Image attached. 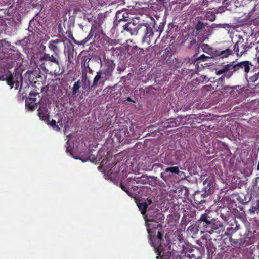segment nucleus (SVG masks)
I'll return each mask as SVG.
<instances>
[{
	"label": "nucleus",
	"mask_w": 259,
	"mask_h": 259,
	"mask_svg": "<svg viewBox=\"0 0 259 259\" xmlns=\"http://www.w3.org/2000/svg\"><path fill=\"white\" fill-rule=\"evenodd\" d=\"M154 177H148L142 175L140 177H130L125 182L120 183L121 188L127 194H144V191L148 188L145 186H142L141 184H149L153 185L152 183H155Z\"/></svg>",
	"instance_id": "nucleus-1"
},
{
	"label": "nucleus",
	"mask_w": 259,
	"mask_h": 259,
	"mask_svg": "<svg viewBox=\"0 0 259 259\" xmlns=\"http://www.w3.org/2000/svg\"><path fill=\"white\" fill-rule=\"evenodd\" d=\"M146 227L151 246L158 250L163 240V233L160 231L162 225L157 221L148 219L146 221Z\"/></svg>",
	"instance_id": "nucleus-2"
},
{
	"label": "nucleus",
	"mask_w": 259,
	"mask_h": 259,
	"mask_svg": "<svg viewBox=\"0 0 259 259\" xmlns=\"http://www.w3.org/2000/svg\"><path fill=\"white\" fill-rule=\"evenodd\" d=\"M124 29L129 32L131 35L144 34L142 42L150 44V37H153L154 32L148 23H141L136 25L134 22H130L123 26Z\"/></svg>",
	"instance_id": "nucleus-3"
},
{
	"label": "nucleus",
	"mask_w": 259,
	"mask_h": 259,
	"mask_svg": "<svg viewBox=\"0 0 259 259\" xmlns=\"http://www.w3.org/2000/svg\"><path fill=\"white\" fill-rule=\"evenodd\" d=\"M104 21V15L102 13H99L96 19L94 20L88 36L81 41H77L72 37L73 42L78 46H84L85 44L91 40L94 41L93 36L94 37V38L99 37L100 36V34L103 32L101 26L103 24ZM72 37H73L72 35Z\"/></svg>",
	"instance_id": "nucleus-4"
},
{
	"label": "nucleus",
	"mask_w": 259,
	"mask_h": 259,
	"mask_svg": "<svg viewBox=\"0 0 259 259\" xmlns=\"http://www.w3.org/2000/svg\"><path fill=\"white\" fill-rule=\"evenodd\" d=\"M39 61L41 62L40 64V68L46 73H56V70L55 69L57 66H60V62L58 58L53 55L44 53L39 58Z\"/></svg>",
	"instance_id": "nucleus-5"
},
{
	"label": "nucleus",
	"mask_w": 259,
	"mask_h": 259,
	"mask_svg": "<svg viewBox=\"0 0 259 259\" xmlns=\"http://www.w3.org/2000/svg\"><path fill=\"white\" fill-rule=\"evenodd\" d=\"M211 211L208 210H206L205 213L201 215L199 220L196 221V225L201 230V232L206 231V229L209 228L211 223L213 221L214 218H212L211 216L209 214Z\"/></svg>",
	"instance_id": "nucleus-6"
},
{
	"label": "nucleus",
	"mask_w": 259,
	"mask_h": 259,
	"mask_svg": "<svg viewBox=\"0 0 259 259\" xmlns=\"http://www.w3.org/2000/svg\"><path fill=\"white\" fill-rule=\"evenodd\" d=\"M0 79L6 80L7 84L11 87V88L14 87L15 84V89H17L19 82L22 81V77L21 75L18 73H16L15 76L10 72L8 71L6 74L2 75Z\"/></svg>",
	"instance_id": "nucleus-7"
},
{
	"label": "nucleus",
	"mask_w": 259,
	"mask_h": 259,
	"mask_svg": "<svg viewBox=\"0 0 259 259\" xmlns=\"http://www.w3.org/2000/svg\"><path fill=\"white\" fill-rule=\"evenodd\" d=\"M250 47L248 45V42L245 41L242 37L239 38L238 41L233 45V49L237 56L241 57L246 52H247Z\"/></svg>",
	"instance_id": "nucleus-8"
},
{
	"label": "nucleus",
	"mask_w": 259,
	"mask_h": 259,
	"mask_svg": "<svg viewBox=\"0 0 259 259\" xmlns=\"http://www.w3.org/2000/svg\"><path fill=\"white\" fill-rule=\"evenodd\" d=\"M147 196V195H135L134 197L135 201L142 214H144L146 213L148 205L152 203L151 198L149 197L143 198L142 196Z\"/></svg>",
	"instance_id": "nucleus-9"
},
{
	"label": "nucleus",
	"mask_w": 259,
	"mask_h": 259,
	"mask_svg": "<svg viewBox=\"0 0 259 259\" xmlns=\"http://www.w3.org/2000/svg\"><path fill=\"white\" fill-rule=\"evenodd\" d=\"M112 76L113 72L101 68L97 72V74L94 78L92 87H96L99 80H101L102 82H104L105 81L109 80Z\"/></svg>",
	"instance_id": "nucleus-10"
},
{
	"label": "nucleus",
	"mask_w": 259,
	"mask_h": 259,
	"mask_svg": "<svg viewBox=\"0 0 259 259\" xmlns=\"http://www.w3.org/2000/svg\"><path fill=\"white\" fill-rule=\"evenodd\" d=\"M224 229L222 223L217 219H213V221L211 222V225L208 229H206L207 232L209 234L220 233Z\"/></svg>",
	"instance_id": "nucleus-11"
},
{
	"label": "nucleus",
	"mask_w": 259,
	"mask_h": 259,
	"mask_svg": "<svg viewBox=\"0 0 259 259\" xmlns=\"http://www.w3.org/2000/svg\"><path fill=\"white\" fill-rule=\"evenodd\" d=\"M64 42L65 40L62 38H57L54 40L52 39L49 42L48 46L49 49L54 53V56L56 57L58 56V53L60 51L59 44L64 43Z\"/></svg>",
	"instance_id": "nucleus-12"
},
{
	"label": "nucleus",
	"mask_w": 259,
	"mask_h": 259,
	"mask_svg": "<svg viewBox=\"0 0 259 259\" xmlns=\"http://www.w3.org/2000/svg\"><path fill=\"white\" fill-rule=\"evenodd\" d=\"M158 255L160 256V259H182L179 252L175 250L167 252L159 251Z\"/></svg>",
	"instance_id": "nucleus-13"
},
{
	"label": "nucleus",
	"mask_w": 259,
	"mask_h": 259,
	"mask_svg": "<svg viewBox=\"0 0 259 259\" xmlns=\"http://www.w3.org/2000/svg\"><path fill=\"white\" fill-rule=\"evenodd\" d=\"M100 61L101 68L113 72L115 67V64L112 60L106 58V56H104L103 60Z\"/></svg>",
	"instance_id": "nucleus-14"
},
{
	"label": "nucleus",
	"mask_w": 259,
	"mask_h": 259,
	"mask_svg": "<svg viewBox=\"0 0 259 259\" xmlns=\"http://www.w3.org/2000/svg\"><path fill=\"white\" fill-rule=\"evenodd\" d=\"M38 95V93H34L31 92L29 93L30 97L26 100V106L34 110L35 108V105H36V96Z\"/></svg>",
	"instance_id": "nucleus-15"
},
{
	"label": "nucleus",
	"mask_w": 259,
	"mask_h": 259,
	"mask_svg": "<svg viewBox=\"0 0 259 259\" xmlns=\"http://www.w3.org/2000/svg\"><path fill=\"white\" fill-rule=\"evenodd\" d=\"M40 119L47 123L49 122V113L46 107L40 106L37 110Z\"/></svg>",
	"instance_id": "nucleus-16"
},
{
	"label": "nucleus",
	"mask_w": 259,
	"mask_h": 259,
	"mask_svg": "<svg viewBox=\"0 0 259 259\" xmlns=\"http://www.w3.org/2000/svg\"><path fill=\"white\" fill-rule=\"evenodd\" d=\"M27 73L28 74L29 80L31 83H36L37 81V80L38 78H41L39 69L28 71Z\"/></svg>",
	"instance_id": "nucleus-17"
},
{
	"label": "nucleus",
	"mask_w": 259,
	"mask_h": 259,
	"mask_svg": "<svg viewBox=\"0 0 259 259\" xmlns=\"http://www.w3.org/2000/svg\"><path fill=\"white\" fill-rule=\"evenodd\" d=\"M213 178L212 177H209L206 179L203 182V185L205 186L204 188L205 191L204 194H211L212 192L211 188L213 187Z\"/></svg>",
	"instance_id": "nucleus-18"
},
{
	"label": "nucleus",
	"mask_w": 259,
	"mask_h": 259,
	"mask_svg": "<svg viewBox=\"0 0 259 259\" xmlns=\"http://www.w3.org/2000/svg\"><path fill=\"white\" fill-rule=\"evenodd\" d=\"M236 64L238 71H239L240 69H243L246 75L249 72L250 69V66L252 65L251 63L248 61H244Z\"/></svg>",
	"instance_id": "nucleus-19"
},
{
	"label": "nucleus",
	"mask_w": 259,
	"mask_h": 259,
	"mask_svg": "<svg viewBox=\"0 0 259 259\" xmlns=\"http://www.w3.org/2000/svg\"><path fill=\"white\" fill-rule=\"evenodd\" d=\"M233 54V51L230 48L224 50H215L214 52V56L220 57L221 58H227Z\"/></svg>",
	"instance_id": "nucleus-20"
},
{
	"label": "nucleus",
	"mask_w": 259,
	"mask_h": 259,
	"mask_svg": "<svg viewBox=\"0 0 259 259\" xmlns=\"http://www.w3.org/2000/svg\"><path fill=\"white\" fill-rule=\"evenodd\" d=\"M226 67L227 69V74H226L227 78H230L234 72L238 71L236 64H235L234 62L226 65Z\"/></svg>",
	"instance_id": "nucleus-21"
},
{
	"label": "nucleus",
	"mask_w": 259,
	"mask_h": 259,
	"mask_svg": "<svg viewBox=\"0 0 259 259\" xmlns=\"http://www.w3.org/2000/svg\"><path fill=\"white\" fill-rule=\"evenodd\" d=\"M180 172V171L178 166L168 167L165 169L164 172L161 173V177L165 180L167 176H170L168 173L179 174Z\"/></svg>",
	"instance_id": "nucleus-22"
},
{
	"label": "nucleus",
	"mask_w": 259,
	"mask_h": 259,
	"mask_svg": "<svg viewBox=\"0 0 259 259\" xmlns=\"http://www.w3.org/2000/svg\"><path fill=\"white\" fill-rule=\"evenodd\" d=\"M91 60V58L87 56H84L82 57V60H81V67L82 68H83L84 70H83V74H87V69H88L90 71H92V69L89 66V62Z\"/></svg>",
	"instance_id": "nucleus-23"
},
{
	"label": "nucleus",
	"mask_w": 259,
	"mask_h": 259,
	"mask_svg": "<svg viewBox=\"0 0 259 259\" xmlns=\"http://www.w3.org/2000/svg\"><path fill=\"white\" fill-rule=\"evenodd\" d=\"M237 200L242 204L249 202L252 199V195H236Z\"/></svg>",
	"instance_id": "nucleus-24"
},
{
	"label": "nucleus",
	"mask_w": 259,
	"mask_h": 259,
	"mask_svg": "<svg viewBox=\"0 0 259 259\" xmlns=\"http://www.w3.org/2000/svg\"><path fill=\"white\" fill-rule=\"evenodd\" d=\"M254 239V238L252 237H249L246 236L244 238L240 240L239 244L242 246L244 245L245 246L249 245L253 243Z\"/></svg>",
	"instance_id": "nucleus-25"
},
{
	"label": "nucleus",
	"mask_w": 259,
	"mask_h": 259,
	"mask_svg": "<svg viewBox=\"0 0 259 259\" xmlns=\"http://www.w3.org/2000/svg\"><path fill=\"white\" fill-rule=\"evenodd\" d=\"M163 125L164 127L169 128L178 126L180 124V122L176 121L175 119H169L166 120V122Z\"/></svg>",
	"instance_id": "nucleus-26"
},
{
	"label": "nucleus",
	"mask_w": 259,
	"mask_h": 259,
	"mask_svg": "<svg viewBox=\"0 0 259 259\" xmlns=\"http://www.w3.org/2000/svg\"><path fill=\"white\" fill-rule=\"evenodd\" d=\"M201 48L204 52L214 56V52L215 51H213V49L208 44H203L201 45Z\"/></svg>",
	"instance_id": "nucleus-27"
},
{
	"label": "nucleus",
	"mask_w": 259,
	"mask_h": 259,
	"mask_svg": "<svg viewBox=\"0 0 259 259\" xmlns=\"http://www.w3.org/2000/svg\"><path fill=\"white\" fill-rule=\"evenodd\" d=\"M2 62L5 63V64L3 65V66L7 69L12 68L16 64V61L11 59H7L6 61H3Z\"/></svg>",
	"instance_id": "nucleus-28"
},
{
	"label": "nucleus",
	"mask_w": 259,
	"mask_h": 259,
	"mask_svg": "<svg viewBox=\"0 0 259 259\" xmlns=\"http://www.w3.org/2000/svg\"><path fill=\"white\" fill-rule=\"evenodd\" d=\"M252 191L255 194H259V177H257L252 183Z\"/></svg>",
	"instance_id": "nucleus-29"
},
{
	"label": "nucleus",
	"mask_w": 259,
	"mask_h": 259,
	"mask_svg": "<svg viewBox=\"0 0 259 259\" xmlns=\"http://www.w3.org/2000/svg\"><path fill=\"white\" fill-rule=\"evenodd\" d=\"M175 192L180 193L181 194H189V193L188 189L184 186H180L178 187L175 190Z\"/></svg>",
	"instance_id": "nucleus-30"
},
{
	"label": "nucleus",
	"mask_w": 259,
	"mask_h": 259,
	"mask_svg": "<svg viewBox=\"0 0 259 259\" xmlns=\"http://www.w3.org/2000/svg\"><path fill=\"white\" fill-rule=\"evenodd\" d=\"M204 17L206 20H209L211 22L214 21L216 18L215 13L211 11L207 12Z\"/></svg>",
	"instance_id": "nucleus-31"
},
{
	"label": "nucleus",
	"mask_w": 259,
	"mask_h": 259,
	"mask_svg": "<svg viewBox=\"0 0 259 259\" xmlns=\"http://www.w3.org/2000/svg\"><path fill=\"white\" fill-rule=\"evenodd\" d=\"M239 86H235V87H230V86H225L222 89L224 90H227L228 91L230 92V94L233 96L234 93L237 92L238 93V91L237 90L236 91H235L237 89V88H239Z\"/></svg>",
	"instance_id": "nucleus-32"
},
{
	"label": "nucleus",
	"mask_w": 259,
	"mask_h": 259,
	"mask_svg": "<svg viewBox=\"0 0 259 259\" xmlns=\"http://www.w3.org/2000/svg\"><path fill=\"white\" fill-rule=\"evenodd\" d=\"M81 87V82L79 80L75 82L74 84H73V88H72V94L73 95H76L79 89V88Z\"/></svg>",
	"instance_id": "nucleus-33"
},
{
	"label": "nucleus",
	"mask_w": 259,
	"mask_h": 259,
	"mask_svg": "<svg viewBox=\"0 0 259 259\" xmlns=\"http://www.w3.org/2000/svg\"><path fill=\"white\" fill-rule=\"evenodd\" d=\"M259 211V205H258V201L257 200L256 204L255 206H252L251 208L249 210V212L250 214H254L255 212L258 213Z\"/></svg>",
	"instance_id": "nucleus-34"
},
{
	"label": "nucleus",
	"mask_w": 259,
	"mask_h": 259,
	"mask_svg": "<svg viewBox=\"0 0 259 259\" xmlns=\"http://www.w3.org/2000/svg\"><path fill=\"white\" fill-rule=\"evenodd\" d=\"M209 58H210V57L208 56H206L204 54H202V55H200L198 58H197V59L194 62V64H196V65H197L199 63V60H201L202 61H205Z\"/></svg>",
	"instance_id": "nucleus-35"
},
{
	"label": "nucleus",
	"mask_w": 259,
	"mask_h": 259,
	"mask_svg": "<svg viewBox=\"0 0 259 259\" xmlns=\"http://www.w3.org/2000/svg\"><path fill=\"white\" fill-rule=\"evenodd\" d=\"M48 124H49L56 131H59L60 130L59 126L56 125V122L55 120L52 119L50 122L49 121Z\"/></svg>",
	"instance_id": "nucleus-36"
},
{
	"label": "nucleus",
	"mask_w": 259,
	"mask_h": 259,
	"mask_svg": "<svg viewBox=\"0 0 259 259\" xmlns=\"http://www.w3.org/2000/svg\"><path fill=\"white\" fill-rule=\"evenodd\" d=\"M58 31L59 32V37H60V38H62L65 40L66 37L64 36V33L62 32L63 29L60 25L58 27Z\"/></svg>",
	"instance_id": "nucleus-37"
},
{
	"label": "nucleus",
	"mask_w": 259,
	"mask_h": 259,
	"mask_svg": "<svg viewBox=\"0 0 259 259\" xmlns=\"http://www.w3.org/2000/svg\"><path fill=\"white\" fill-rule=\"evenodd\" d=\"M216 74L217 75H221V74H224L223 75L226 76V74H227V69H226V65L222 67V68H221V69L218 70L216 72Z\"/></svg>",
	"instance_id": "nucleus-38"
},
{
	"label": "nucleus",
	"mask_w": 259,
	"mask_h": 259,
	"mask_svg": "<svg viewBox=\"0 0 259 259\" xmlns=\"http://www.w3.org/2000/svg\"><path fill=\"white\" fill-rule=\"evenodd\" d=\"M204 26V24L202 22L199 21L196 25L195 29L197 31H199L201 30Z\"/></svg>",
	"instance_id": "nucleus-39"
},
{
	"label": "nucleus",
	"mask_w": 259,
	"mask_h": 259,
	"mask_svg": "<svg viewBox=\"0 0 259 259\" xmlns=\"http://www.w3.org/2000/svg\"><path fill=\"white\" fill-rule=\"evenodd\" d=\"M82 82H83V84L82 85V88L84 89V90H86V89H88V87L87 85V74H84V76H82Z\"/></svg>",
	"instance_id": "nucleus-40"
},
{
	"label": "nucleus",
	"mask_w": 259,
	"mask_h": 259,
	"mask_svg": "<svg viewBox=\"0 0 259 259\" xmlns=\"http://www.w3.org/2000/svg\"><path fill=\"white\" fill-rule=\"evenodd\" d=\"M259 79V72L257 73H255L253 76H251L249 78V80L252 82H256Z\"/></svg>",
	"instance_id": "nucleus-41"
},
{
	"label": "nucleus",
	"mask_w": 259,
	"mask_h": 259,
	"mask_svg": "<svg viewBox=\"0 0 259 259\" xmlns=\"http://www.w3.org/2000/svg\"><path fill=\"white\" fill-rule=\"evenodd\" d=\"M199 228L198 227V226L195 224V226H191L189 227L188 229H190L191 231H194L195 232H197L198 231V229Z\"/></svg>",
	"instance_id": "nucleus-42"
},
{
	"label": "nucleus",
	"mask_w": 259,
	"mask_h": 259,
	"mask_svg": "<svg viewBox=\"0 0 259 259\" xmlns=\"http://www.w3.org/2000/svg\"><path fill=\"white\" fill-rule=\"evenodd\" d=\"M176 60V63L175 64V66L176 68H179L180 67H181L182 64H183V62L181 61H179L178 59H175Z\"/></svg>",
	"instance_id": "nucleus-43"
},
{
	"label": "nucleus",
	"mask_w": 259,
	"mask_h": 259,
	"mask_svg": "<svg viewBox=\"0 0 259 259\" xmlns=\"http://www.w3.org/2000/svg\"><path fill=\"white\" fill-rule=\"evenodd\" d=\"M119 133L120 136L122 134H124V137H126L127 136L126 135V134H128V129L127 128L125 129H122L120 131Z\"/></svg>",
	"instance_id": "nucleus-44"
},
{
	"label": "nucleus",
	"mask_w": 259,
	"mask_h": 259,
	"mask_svg": "<svg viewBox=\"0 0 259 259\" xmlns=\"http://www.w3.org/2000/svg\"><path fill=\"white\" fill-rule=\"evenodd\" d=\"M225 77H226V76H225V75H223L221 77H220L219 79V81H218L219 82H220V83H223V82L225 80Z\"/></svg>",
	"instance_id": "nucleus-45"
},
{
	"label": "nucleus",
	"mask_w": 259,
	"mask_h": 259,
	"mask_svg": "<svg viewBox=\"0 0 259 259\" xmlns=\"http://www.w3.org/2000/svg\"><path fill=\"white\" fill-rule=\"evenodd\" d=\"M87 85L88 87V89H92V88H95V87H92V85L91 86L90 85V81L89 80V79L87 78Z\"/></svg>",
	"instance_id": "nucleus-46"
},
{
	"label": "nucleus",
	"mask_w": 259,
	"mask_h": 259,
	"mask_svg": "<svg viewBox=\"0 0 259 259\" xmlns=\"http://www.w3.org/2000/svg\"><path fill=\"white\" fill-rule=\"evenodd\" d=\"M99 4L100 5V6H104V5H107V3H106V2H105V1L102 2H101V3L99 2Z\"/></svg>",
	"instance_id": "nucleus-47"
},
{
	"label": "nucleus",
	"mask_w": 259,
	"mask_h": 259,
	"mask_svg": "<svg viewBox=\"0 0 259 259\" xmlns=\"http://www.w3.org/2000/svg\"><path fill=\"white\" fill-rule=\"evenodd\" d=\"M68 63H72L73 64L72 61L71 60V59L69 57H68Z\"/></svg>",
	"instance_id": "nucleus-48"
},
{
	"label": "nucleus",
	"mask_w": 259,
	"mask_h": 259,
	"mask_svg": "<svg viewBox=\"0 0 259 259\" xmlns=\"http://www.w3.org/2000/svg\"><path fill=\"white\" fill-rule=\"evenodd\" d=\"M127 101H130V102H132V100L131 99V98L130 97H128L127 99Z\"/></svg>",
	"instance_id": "nucleus-49"
},
{
	"label": "nucleus",
	"mask_w": 259,
	"mask_h": 259,
	"mask_svg": "<svg viewBox=\"0 0 259 259\" xmlns=\"http://www.w3.org/2000/svg\"><path fill=\"white\" fill-rule=\"evenodd\" d=\"M257 61L259 63V57H258L257 58Z\"/></svg>",
	"instance_id": "nucleus-50"
},
{
	"label": "nucleus",
	"mask_w": 259,
	"mask_h": 259,
	"mask_svg": "<svg viewBox=\"0 0 259 259\" xmlns=\"http://www.w3.org/2000/svg\"><path fill=\"white\" fill-rule=\"evenodd\" d=\"M133 48H134V49H135V48H136V49H137V46H135V47H133Z\"/></svg>",
	"instance_id": "nucleus-51"
},
{
	"label": "nucleus",
	"mask_w": 259,
	"mask_h": 259,
	"mask_svg": "<svg viewBox=\"0 0 259 259\" xmlns=\"http://www.w3.org/2000/svg\"><path fill=\"white\" fill-rule=\"evenodd\" d=\"M156 165L158 166L159 165H160V164L158 163V164H156Z\"/></svg>",
	"instance_id": "nucleus-52"
},
{
	"label": "nucleus",
	"mask_w": 259,
	"mask_h": 259,
	"mask_svg": "<svg viewBox=\"0 0 259 259\" xmlns=\"http://www.w3.org/2000/svg\"><path fill=\"white\" fill-rule=\"evenodd\" d=\"M145 193H146V194H148V192H146Z\"/></svg>",
	"instance_id": "nucleus-53"
},
{
	"label": "nucleus",
	"mask_w": 259,
	"mask_h": 259,
	"mask_svg": "<svg viewBox=\"0 0 259 259\" xmlns=\"http://www.w3.org/2000/svg\"><path fill=\"white\" fill-rule=\"evenodd\" d=\"M206 196V195H204V198H205Z\"/></svg>",
	"instance_id": "nucleus-54"
},
{
	"label": "nucleus",
	"mask_w": 259,
	"mask_h": 259,
	"mask_svg": "<svg viewBox=\"0 0 259 259\" xmlns=\"http://www.w3.org/2000/svg\"><path fill=\"white\" fill-rule=\"evenodd\" d=\"M257 200L258 201V205H259V199Z\"/></svg>",
	"instance_id": "nucleus-55"
}]
</instances>
